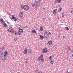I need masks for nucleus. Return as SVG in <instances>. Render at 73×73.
Masks as SVG:
<instances>
[{
	"mask_svg": "<svg viewBox=\"0 0 73 73\" xmlns=\"http://www.w3.org/2000/svg\"><path fill=\"white\" fill-rule=\"evenodd\" d=\"M11 29V33H13L14 32V30H13V29Z\"/></svg>",
	"mask_w": 73,
	"mask_h": 73,
	"instance_id": "cd10ccee",
	"label": "nucleus"
},
{
	"mask_svg": "<svg viewBox=\"0 0 73 73\" xmlns=\"http://www.w3.org/2000/svg\"><path fill=\"white\" fill-rule=\"evenodd\" d=\"M13 33H14V34H15V35H17V32H14Z\"/></svg>",
	"mask_w": 73,
	"mask_h": 73,
	"instance_id": "2f4dec72",
	"label": "nucleus"
},
{
	"mask_svg": "<svg viewBox=\"0 0 73 73\" xmlns=\"http://www.w3.org/2000/svg\"><path fill=\"white\" fill-rule=\"evenodd\" d=\"M14 41H16V40H17V39L16 38H14Z\"/></svg>",
	"mask_w": 73,
	"mask_h": 73,
	"instance_id": "e433bc0d",
	"label": "nucleus"
},
{
	"mask_svg": "<svg viewBox=\"0 0 73 73\" xmlns=\"http://www.w3.org/2000/svg\"><path fill=\"white\" fill-rule=\"evenodd\" d=\"M40 31V30H39V31Z\"/></svg>",
	"mask_w": 73,
	"mask_h": 73,
	"instance_id": "5fc2aeb1",
	"label": "nucleus"
},
{
	"mask_svg": "<svg viewBox=\"0 0 73 73\" xmlns=\"http://www.w3.org/2000/svg\"><path fill=\"white\" fill-rule=\"evenodd\" d=\"M63 38H65V36H63Z\"/></svg>",
	"mask_w": 73,
	"mask_h": 73,
	"instance_id": "c03bdc74",
	"label": "nucleus"
},
{
	"mask_svg": "<svg viewBox=\"0 0 73 73\" xmlns=\"http://www.w3.org/2000/svg\"><path fill=\"white\" fill-rule=\"evenodd\" d=\"M49 34H50H50H51V33L50 32H49Z\"/></svg>",
	"mask_w": 73,
	"mask_h": 73,
	"instance_id": "a18cd8bd",
	"label": "nucleus"
},
{
	"mask_svg": "<svg viewBox=\"0 0 73 73\" xmlns=\"http://www.w3.org/2000/svg\"><path fill=\"white\" fill-rule=\"evenodd\" d=\"M1 49H2V50H3L4 49V46H2V47H1Z\"/></svg>",
	"mask_w": 73,
	"mask_h": 73,
	"instance_id": "f704fd0d",
	"label": "nucleus"
},
{
	"mask_svg": "<svg viewBox=\"0 0 73 73\" xmlns=\"http://www.w3.org/2000/svg\"><path fill=\"white\" fill-rule=\"evenodd\" d=\"M4 54H5V56H7V54H8V52H7V51H5L4 52Z\"/></svg>",
	"mask_w": 73,
	"mask_h": 73,
	"instance_id": "aec40b11",
	"label": "nucleus"
},
{
	"mask_svg": "<svg viewBox=\"0 0 73 73\" xmlns=\"http://www.w3.org/2000/svg\"><path fill=\"white\" fill-rule=\"evenodd\" d=\"M0 21L1 23V24H3V25L4 24V20L2 19L1 18L0 19Z\"/></svg>",
	"mask_w": 73,
	"mask_h": 73,
	"instance_id": "9d476101",
	"label": "nucleus"
},
{
	"mask_svg": "<svg viewBox=\"0 0 73 73\" xmlns=\"http://www.w3.org/2000/svg\"><path fill=\"white\" fill-rule=\"evenodd\" d=\"M27 52H29V53L31 54V49H28L27 50Z\"/></svg>",
	"mask_w": 73,
	"mask_h": 73,
	"instance_id": "dca6fc26",
	"label": "nucleus"
},
{
	"mask_svg": "<svg viewBox=\"0 0 73 73\" xmlns=\"http://www.w3.org/2000/svg\"><path fill=\"white\" fill-rule=\"evenodd\" d=\"M19 32H24V31H23V29H21L20 27H19Z\"/></svg>",
	"mask_w": 73,
	"mask_h": 73,
	"instance_id": "f8f14e48",
	"label": "nucleus"
},
{
	"mask_svg": "<svg viewBox=\"0 0 73 73\" xmlns=\"http://www.w3.org/2000/svg\"><path fill=\"white\" fill-rule=\"evenodd\" d=\"M35 72L36 73H37L38 72V70H35Z\"/></svg>",
	"mask_w": 73,
	"mask_h": 73,
	"instance_id": "4c0bfd02",
	"label": "nucleus"
},
{
	"mask_svg": "<svg viewBox=\"0 0 73 73\" xmlns=\"http://www.w3.org/2000/svg\"><path fill=\"white\" fill-rule=\"evenodd\" d=\"M28 27L27 26H26L25 27H23V28L24 29V28H28Z\"/></svg>",
	"mask_w": 73,
	"mask_h": 73,
	"instance_id": "7c9ffc66",
	"label": "nucleus"
},
{
	"mask_svg": "<svg viewBox=\"0 0 73 73\" xmlns=\"http://www.w3.org/2000/svg\"><path fill=\"white\" fill-rule=\"evenodd\" d=\"M3 25L4 27H7V25L6 24V23H3Z\"/></svg>",
	"mask_w": 73,
	"mask_h": 73,
	"instance_id": "412c9836",
	"label": "nucleus"
},
{
	"mask_svg": "<svg viewBox=\"0 0 73 73\" xmlns=\"http://www.w3.org/2000/svg\"><path fill=\"white\" fill-rule=\"evenodd\" d=\"M53 62H54L53 61H51L50 62V63L51 64H53Z\"/></svg>",
	"mask_w": 73,
	"mask_h": 73,
	"instance_id": "c9c22d12",
	"label": "nucleus"
},
{
	"mask_svg": "<svg viewBox=\"0 0 73 73\" xmlns=\"http://www.w3.org/2000/svg\"><path fill=\"white\" fill-rule=\"evenodd\" d=\"M11 29V33H13L14 32V30H13V29Z\"/></svg>",
	"mask_w": 73,
	"mask_h": 73,
	"instance_id": "bb28decb",
	"label": "nucleus"
},
{
	"mask_svg": "<svg viewBox=\"0 0 73 73\" xmlns=\"http://www.w3.org/2000/svg\"><path fill=\"white\" fill-rule=\"evenodd\" d=\"M25 62V63H28V62Z\"/></svg>",
	"mask_w": 73,
	"mask_h": 73,
	"instance_id": "09e8293b",
	"label": "nucleus"
},
{
	"mask_svg": "<svg viewBox=\"0 0 73 73\" xmlns=\"http://www.w3.org/2000/svg\"><path fill=\"white\" fill-rule=\"evenodd\" d=\"M27 51H28V50H27V49L26 48L25 50H24L23 52V53L24 54H27Z\"/></svg>",
	"mask_w": 73,
	"mask_h": 73,
	"instance_id": "9b49d317",
	"label": "nucleus"
},
{
	"mask_svg": "<svg viewBox=\"0 0 73 73\" xmlns=\"http://www.w3.org/2000/svg\"><path fill=\"white\" fill-rule=\"evenodd\" d=\"M67 49H69V50H70L71 49L70 48V46H67Z\"/></svg>",
	"mask_w": 73,
	"mask_h": 73,
	"instance_id": "a211bd4d",
	"label": "nucleus"
},
{
	"mask_svg": "<svg viewBox=\"0 0 73 73\" xmlns=\"http://www.w3.org/2000/svg\"><path fill=\"white\" fill-rule=\"evenodd\" d=\"M62 17H64V16H65V13H62Z\"/></svg>",
	"mask_w": 73,
	"mask_h": 73,
	"instance_id": "b1692460",
	"label": "nucleus"
},
{
	"mask_svg": "<svg viewBox=\"0 0 73 73\" xmlns=\"http://www.w3.org/2000/svg\"><path fill=\"white\" fill-rule=\"evenodd\" d=\"M68 49V51H69H69H70V50L69 49Z\"/></svg>",
	"mask_w": 73,
	"mask_h": 73,
	"instance_id": "de8ad7c7",
	"label": "nucleus"
},
{
	"mask_svg": "<svg viewBox=\"0 0 73 73\" xmlns=\"http://www.w3.org/2000/svg\"><path fill=\"white\" fill-rule=\"evenodd\" d=\"M41 0H39V1H41Z\"/></svg>",
	"mask_w": 73,
	"mask_h": 73,
	"instance_id": "603ef678",
	"label": "nucleus"
},
{
	"mask_svg": "<svg viewBox=\"0 0 73 73\" xmlns=\"http://www.w3.org/2000/svg\"><path fill=\"white\" fill-rule=\"evenodd\" d=\"M21 8H22V9H24V5H22L21 6Z\"/></svg>",
	"mask_w": 73,
	"mask_h": 73,
	"instance_id": "a878e982",
	"label": "nucleus"
},
{
	"mask_svg": "<svg viewBox=\"0 0 73 73\" xmlns=\"http://www.w3.org/2000/svg\"><path fill=\"white\" fill-rule=\"evenodd\" d=\"M7 15H9V16H12V15L11 13H7Z\"/></svg>",
	"mask_w": 73,
	"mask_h": 73,
	"instance_id": "c756f323",
	"label": "nucleus"
},
{
	"mask_svg": "<svg viewBox=\"0 0 73 73\" xmlns=\"http://www.w3.org/2000/svg\"><path fill=\"white\" fill-rule=\"evenodd\" d=\"M32 33H37V32L35 30H33L32 31Z\"/></svg>",
	"mask_w": 73,
	"mask_h": 73,
	"instance_id": "f3484780",
	"label": "nucleus"
},
{
	"mask_svg": "<svg viewBox=\"0 0 73 73\" xmlns=\"http://www.w3.org/2000/svg\"><path fill=\"white\" fill-rule=\"evenodd\" d=\"M61 1V0H55L54 2L55 4H57V3H60Z\"/></svg>",
	"mask_w": 73,
	"mask_h": 73,
	"instance_id": "0eeeda50",
	"label": "nucleus"
},
{
	"mask_svg": "<svg viewBox=\"0 0 73 73\" xmlns=\"http://www.w3.org/2000/svg\"><path fill=\"white\" fill-rule=\"evenodd\" d=\"M12 19H13L14 21H16L17 20V19L15 17H14V15H12Z\"/></svg>",
	"mask_w": 73,
	"mask_h": 73,
	"instance_id": "1a4fd4ad",
	"label": "nucleus"
},
{
	"mask_svg": "<svg viewBox=\"0 0 73 73\" xmlns=\"http://www.w3.org/2000/svg\"><path fill=\"white\" fill-rule=\"evenodd\" d=\"M49 60H52V56H50L49 57Z\"/></svg>",
	"mask_w": 73,
	"mask_h": 73,
	"instance_id": "473e14b6",
	"label": "nucleus"
},
{
	"mask_svg": "<svg viewBox=\"0 0 73 73\" xmlns=\"http://www.w3.org/2000/svg\"><path fill=\"white\" fill-rule=\"evenodd\" d=\"M62 8H60L58 9V11L59 12H60L61 11V10L62 9Z\"/></svg>",
	"mask_w": 73,
	"mask_h": 73,
	"instance_id": "393cba45",
	"label": "nucleus"
},
{
	"mask_svg": "<svg viewBox=\"0 0 73 73\" xmlns=\"http://www.w3.org/2000/svg\"><path fill=\"white\" fill-rule=\"evenodd\" d=\"M44 35V36L46 38H48L49 37V34L47 32H45Z\"/></svg>",
	"mask_w": 73,
	"mask_h": 73,
	"instance_id": "7ed1b4c3",
	"label": "nucleus"
},
{
	"mask_svg": "<svg viewBox=\"0 0 73 73\" xmlns=\"http://www.w3.org/2000/svg\"><path fill=\"white\" fill-rule=\"evenodd\" d=\"M6 56L5 55V54H2L1 55V58L3 61H4V60H6V58L5 57Z\"/></svg>",
	"mask_w": 73,
	"mask_h": 73,
	"instance_id": "f03ea898",
	"label": "nucleus"
},
{
	"mask_svg": "<svg viewBox=\"0 0 73 73\" xmlns=\"http://www.w3.org/2000/svg\"><path fill=\"white\" fill-rule=\"evenodd\" d=\"M7 23L8 24H11V23H10L9 22H8V21H7Z\"/></svg>",
	"mask_w": 73,
	"mask_h": 73,
	"instance_id": "58836bf2",
	"label": "nucleus"
},
{
	"mask_svg": "<svg viewBox=\"0 0 73 73\" xmlns=\"http://www.w3.org/2000/svg\"><path fill=\"white\" fill-rule=\"evenodd\" d=\"M19 16L21 18H22L23 17V13L22 12H21L19 13Z\"/></svg>",
	"mask_w": 73,
	"mask_h": 73,
	"instance_id": "6e6552de",
	"label": "nucleus"
},
{
	"mask_svg": "<svg viewBox=\"0 0 73 73\" xmlns=\"http://www.w3.org/2000/svg\"><path fill=\"white\" fill-rule=\"evenodd\" d=\"M38 60L39 61H41V62H43L44 61V58L43 57V55L42 54L41 55V56L39 57L38 58Z\"/></svg>",
	"mask_w": 73,
	"mask_h": 73,
	"instance_id": "f257e3e1",
	"label": "nucleus"
},
{
	"mask_svg": "<svg viewBox=\"0 0 73 73\" xmlns=\"http://www.w3.org/2000/svg\"><path fill=\"white\" fill-rule=\"evenodd\" d=\"M29 9V7L28 5H24V9L25 11H28Z\"/></svg>",
	"mask_w": 73,
	"mask_h": 73,
	"instance_id": "20e7f679",
	"label": "nucleus"
},
{
	"mask_svg": "<svg viewBox=\"0 0 73 73\" xmlns=\"http://www.w3.org/2000/svg\"><path fill=\"white\" fill-rule=\"evenodd\" d=\"M71 13H72V14H73V10H72L71 11Z\"/></svg>",
	"mask_w": 73,
	"mask_h": 73,
	"instance_id": "a19ab883",
	"label": "nucleus"
},
{
	"mask_svg": "<svg viewBox=\"0 0 73 73\" xmlns=\"http://www.w3.org/2000/svg\"><path fill=\"white\" fill-rule=\"evenodd\" d=\"M10 18V19H11V20H12V18Z\"/></svg>",
	"mask_w": 73,
	"mask_h": 73,
	"instance_id": "8fccbe9b",
	"label": "nucleus"
},
{
	"mask_svg": "<svg viewBox=\"0 0 73 73\" xmlns=\"http://www.w3.org/2000/svg\"><path fill=\"white\" fill-rule=\"evenodd\" d=\"M53 14L54 15H56L57 14V12H56V9L54 10L53 11Z\"/></svg>",
	"mask_w": 73,
	"mask_h": 73,
	"instance_id": "2eb2a0df",
	"label": "nucleus"
},
{
	"mask_svg": "<svg viewBox=\"0 0 73 73\" xmlns=\"http://www.w3.org/2000/svg\"><path fill=\"white\" fill-rule=\"evenodd\" d=\"M31 4L32 7H35V3H33Z\"/></svg>",
	"mask_w": 73,
	"mask_h": 73,
	"instance_id": "5701e85b",
	"label": "nucleus"
},
{
	"mask_svg": "<svg viewBox=\"0 0 73 73\" xmlns=\"http://www.w3.org/2000/svg\"><path fill=\"white\" fill-rule=\"evenodd\" d=\"M65 29H66V30H67V31H69V28L68 27H66Z\"/></svg>",
	"mask_w": 73,
	"mask_h": 73,
	"instance_id": "c85d7f7f",
	"label": "nucleus"
},
{
	"mask_svg": "<svg viewBox=\"0 0 73 73\" xmlns=\"http://www.w3.org/2000/svg\"><path fill=\"white\" fill-rule=\"evenodd\" d=\"M66 73H70V72H69L68 71H67Z\"/></svg>",
	"mask_w": 73,
	"mask_h": 73,
	"instance_id": "37998d69",
	"label": "nucleus"
},
{
	"mask_svg": "<svg viewBox=\"0 0 73 73\" xmlns=\"http://www.w3.org/2000/svg\"><path fill=\"white\" fill-rule=\"evenodd\" d=\"M17 34L18 35H21V33L19 31L18 32H17Z\"/></svg>",
	"mask_w": 73,
	"mask_h": 73,
	"instance_id": "4be33fe9",
	"label": "nucleus"
},
{
	"mask_svg": "<svg viewBox=\"0 0 73 73\" xmlns=\"http://www.w3.org/2000/svg\"><path fill=\"white\" fill-rule=\"evenodd\" d=\"M7 31H8V32H11V31H10L9 29H8L7 30Z\"/></svg>",
	"mask_w": 73,
	"mask_h": 73,
	"instance_id": "ea45409f",
	"label": "nucleus"
},
{
	"mask_svg": "<svg viewBox=\"0 0 73 73\" xmlns=\"http://www.w3.org/2000/svg\"><path fill=\"white\" fill-rule=\"evenodd\" d=\"M38 35H39H39H39V34H38Z\"/></svg>",
	"mask_w": 73,
	"mask_h": 73,
	"instance_id": "864d4df0",
	"label": "nucleus"
},
{
	"mask_svg": "<svg viewBox=\"0 0 73 73\" xmlns=\"http://www.w3.org/2000/svg\"><path fill=\"white\" fill-rule=\"evenodd\" d=\"M40 30L41 31H42L43 30V27L42 26H40Z\"/></svg>",
	"mask_w": 73,
	"mask_h": 73,
	"instance_id": "6ab92c4d",
	"label": "nucleus"
},
{
	"mask_svg": "<svg viewBox=\"0 0 73 73\" xmlns=\"http://www.w3.org/2000/svg\"><path fill=\"white\" fill-rule=\"evenodd\" d=\"M35 4H36V6L38 7V6H39L40 5V2L38 1H35Z\"/></svg>",
	"mask_w": 73,
	"mask_h": 73,
	"instance_id": "39448f33",
	"label": "nucleus"
},
{
	"mask_svg": "<svg viewBox=\"0 0 73 73\" xmlns=\"http://www.w3.org/2000/svg\"><path fill=\"white\" fill-rule=\"evenodd\" d=\"M43 9H45V8H43Z\"/></svg>",
	"mask_w": 73,
	"mask_h": 73,
	"instance_id": "49530a36",
	"label": "nucleus"
},
{
	"mask_svg": "<svg viewBox=\"0 0 73 73\" xmlns=\"http://www.w3.org/2000/svg\"><path fill=\"white\" fill-rule=\"evenodd\" d=\"M48 44L49 45H51L52 44V42L50 41H48Z\"/></svg>",
	"mask_w": 73,
	"mask_h": 73,
	"instance_id": "ddd939ff",
	"label": "nucleus"
},
{
	"mask_svg": "<svg viewBox=\"0 0 73 73\" xmlns=\"http://www.w3.org/2000/svg\"><path fill=\"white\" fill-rule=\"evenodd\" d=\"M52 57H54V55L52 56Z\"/></svg>",
	"mask_w": 73,
	"mask_h": 73,
	"instance_id": "3c124183",
	"label": "nucleus"
},
{
	"mask_svg": "<svg viewBox=\"0 0 73 73\" xmlns=\"http://www.w3.org/2000/svg\"><path fill=\"white\" fill-rule=\"evenodd\" d=\"M45 20V18H43V21H44V20Z\"/></svg>",
	"mask_w": 73,
	"mask_h": 73,
	"instance_id": "79ce46f5",
	"label": "nucleus"
},
{
	"mask_svg": "<svg viewBox=\"0 0 73 73\" xmlns=\"http://www.w3.org/2000/svg\"><path fill=\"white\" fill-rule=\"evenodd\" d=\"M42 52L43 53H46L48 52V49L47 48H45L42 50Z\"/></svg>",
	"mask_w": 73,
	"mask_h": 73,
	"instance_id": "423d86ee",
	"label": "nucleus"
},
{
	"mask_svg": "<svg viewBox=\"0 0 73 73\" xmlns=\"http://www.w3.org/2000/svg\"><path fill=\"white\" fill-rule=\"evenodd\" d=\"M9 28L10 29H12V27H11V26L9 27Z\"/></svg>",
	"mask_w": 73,
	"mask_h": 73,
	"instance_id": "72a5a7b5",
	"label": "nucleus"
},
{
	"mask_svg": "<svg viewBox=\"0 0 73 73\" xmlns=\"http://www.w3.org/2000/svg\"><path fill=\"white\" fill-rule=\"evenodd\" d=\"M39 36H40V37H39V39H40V40H41V38L42 39H44V36H42V35H39Z\"/></svg>",
	"mask_w": 73,
	"mask_h": 73,
	"instance_id": "4468645a",
	"label": "nucleus"
}]
</instances>
